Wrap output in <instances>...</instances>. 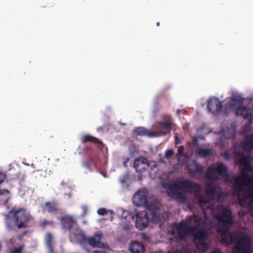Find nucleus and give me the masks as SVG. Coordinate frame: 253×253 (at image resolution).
I'll return each instance as SVG.
<instances>
[{
	"instance_id": "f257e3e1",
	"label": "nucleus",
	"mask_w": 253,
	"mask_h": 253,
	"mask_svg": "<svg viewBox=\"0 0 253 253\" xmlns=\"http://www.w3.org/2000/svg\"><path fill=\"white\" fill-rule=\"evenodd\" d=\"M163 187L167 190L169 195L171 193L172 197L183 203L187 200L186 192L198 193V202L200 206L212 202L215 199L216 195L219 194V192L213 182H208L205 190L206 195L201 194V186L198 183L186 179L184 177L177 179L171 184H164Z\"/></svg>"
},
{
	"instance_id": "f03ea898",
	"label": "nucleus",
	"mask_w": 253,
	"mask_h": 253,
	"mask_svg": "<svg viewBox=\"0 0 253 253\" xmlns=\"http://www.w3.org/2000/svg\"><path fill=\"white\" fill-rule=\"evenodd\" d=\"M216 210L217 213L216 218L222 225L218 230V232L221 234L222 243L228 245L236 240L235 248L238 252L240 253H247L251 247L250 237L246 233H242L235 238L229 230L233 222V216L231 209L223 205H218Z\"/></svg>"
},
{
	"instance_id": "7ed1b4c3",
	"label": "nucleus",
	"mask_w": 253,
	"mask_h": 253,
	"mask_svg": "<svg viewBox=\"0 0 253 253\" xmlns=\"http://www.w3.org/2000/svg\"><path fill=\"white\" fill-rule=\"evenodd\" d=\"M193 218V217L191 216L186 220H183L179 223H173L171 233L175 236L177 241H180L185 240L188 234L193 235L197 248L206 252L210 248V245L205 242L208 238V234L203 230L196 231L197 226L192 227L190 224Z\"/></svg>"
},
{
	"instance_id": "20e7f679",
	"label": "nucleus",
	"mask_w": 253,
	"mask_h": 253,
	"mask_svg": "<svg viewBox=\"0 0 253 253\" xmlns=\"http://www.w3.org/2000/svg\"><path fill=\"white\" fill-rule=\"evenodd\" d=\"M167 217V213L161 212L158 206H148L146 211L137 212L135 227L139 230H142L148 226L149 221L155 224H162Z\"/></svg>"
},
{
	"instance_id": "39448f33",
	"label": "nucleus",
	"mask_w": 253,
	"mask_h": 253,
	"mask_svg": "<svg viewBox=\"0 0 253 253\" xmlns=\"http://www.w3.org/2000/svg\"><path fill=\"white\" fill-rule=\"evenodd\" d=\"M253 169L251 165L245 166L241 170V175L237 176L234 180L233 189L239 199L242 197L240 196L241 192H245L246 191L245 187L253 183V180L249 175V173L252 171Z\"/></svg>"
},
{
	"instance_id": "423d86ee",
	"label": "nucleus",
	"mask_w": 253,
	"mask_h": 253,
	"mask_svg": "<svg viewBox=\"0 0 253 253\" xmlns=\"http://www.w3.org/2000/svg\"><path fill=\"white\" fill-rule=\"evenodd\" d=\"M228 169L226 166L221 162H217L210 166L207 169V176L209 179H213L215 173L223 177H227Z\"/></svg>"
},
{
	"instance_id": "0eeeda50",
	"label": "nucleus",
	"mask_w": 253,
	"mask_h": 253,
	"mask_svg": "<svg viewBox=\"0 0 253 253\" xmlns=\"http://www.w3.org/2000/svg\"><path fill=\"white\" fill-rule=\"evenodd\" d=\"M14 217L15 222L19 229L26 227V224L31 218L30 215L24 209L17 211L14 214Z\"/></svg>"
},
{
	"instance_id": "6e6552de",
	"label": "nucleus",
	"mask_w": 253,
	"mask_h": 253,
	"mask_svg": "<svg viewBox=\"0 0 253 253\" xmlns=\"http://www.w3.org/2000/svg\"><path fill=\"white\" fill-rule=\"evenodd\" d=\"M147 194L144 191H138L133 196V204L137 207L144 206L146 210L148 206H158L156 205L149 204L147 202Z\"/></svg>"
},
{
	"instance_id": "1a4fd4ad",
	"label": "nucleus",
	"mask_w": 253,
	"mask_h": 253,
	"mask_svg": "<svg viewBox=\"0 0 253 253\" xmlns=\"http://www.w3.org/2000/svg\"><path fill=\"white\" fill-rule=\"evenodd\" d=\"M164 120L162 121L157 123L156 128L158 129H163L156 132H163L165 134L163 136L166 135L169 133L171 130V126L173 125V122L171 118L169 116H165L163 117Z\"/></svg>"
},
{
	"instance_id": "9d476101",
	"label": "nucleus",
	"mask_w": 253,
	"mask_h": 253,
	"mask_svg": "<svg viewBox=\"0 0 253 253\" xmlns=\"http://www.w3.org/2000/svg\"><path fill=\"white\" fill-rule=\"evenodd\" d=\"M222 102L217 98H211L208 100L207 109L213 115H218L222 110Z\"/></svg>"
},
{
	"instance_id": "9b49d317",
	"label": "nucleus",
	"mask_w": 253,
	"mask_h": 253,
	"mask_svg": "<svg viewBox=\"0 0 253 253\" xmlns=\"http://www.w3.org/2000/svg\"><path fill=\"white\" fill-rule=\"evenodd\" d=\"M134 133L137 136H147L150 137H160L164 135L163 132H153L143 127H137L133 129Z\"/></svg>"
},
{
	"instance_id": "f8f14e48",
	"label": "nucleus",
	"mask_w": 253,
	"mask_h": 253,
	"mask_svg": "<svg viewBox=\"0 0 253 253\" xmlns=\"http://www.w3.org/2000/svg\"><path fill=\"white\" fill-rule=\"evenodd\" d=\"M61 224L62 227L68 230L70 232H72L74 230V227H77L76 226L77 222L74 217L70 215H65L63 216L61 219Z\"/></svg>"
},
{
	"instance_id": "ddd939ff",
	"label": "nucleus",
	"mask_w": 253,
	"mask_h": 253,
	"mask_svg": "<svg viewBox=\"0 0 253 253\" xmlns=\"http://www.w3.org/2000/svg\"><path fill=\"white\" fill-rule=\"evenodd\" d=\"M148 167L147 159L143 157H139L133 162V167L137 172H142Z\"/></svg>"
},
{
	"instance_id": "4468645a",
	"label": "nucleus",
	"mask_w": 253,
	"mask_h": 253,
	"mask_svg": "<svg viewBox=\"0 0 253 253\" xmlns=\"http://www.w3.org/2000/svg\"><path fill=\"white\" fill-rule=\"evenodd\" d=\"M236 116H242L244 119H247L253 114L252 109L248 105H241L235 110Z\"/></svg>"
},
{
	"instance_id": "2eb2a0df",
	"label": "nucleus",
	"mask_w": 253,
	"mask_h": 253,
	"mask_svg": "<svg viewBox=\"0 0 253 253\" xmlns=\"http://www.w3.org/2000/svg\"><path fill=\"white\" fill-rule=\"evenodd\" d=\"M253 202V185L248 189L246 190L245 193L239 198V203L242 205H246Z\"/></svg>"
},
{
	"instance_id": "dca6fc26",
	"label": "nucleus",
	"mask_w": 253,
	"mask_h": 253,
	"mask_svg": "<svg viewBox=\"0 0 253 253\" xmlns=\"http://www.w3.org/2000/svg\"><path fill=\"white\" fill-rule=\"evenodd\" d=\"M58 204L56 202H47L42 207V212L47 211L50 213L55 214L59 211Z\"/></svg>"
},
{
	"instance_id": "f3484780",
	"label": "nucleus",
	"mask_w": 253,
	"mask_h": 253,
	"mask_svg": "<svg viewBox=\"0 0 253 253\" xmlns=\"http://www.w3.org/2000/svg\"><path fill=\"white\" fill-rule=\"evenodd\" d=\"M102 236L101 234H97L91 238L87 237L86 243L93 247L102 248L104 246L103 243L100 241Z\"/></svg>"
},
{
	"instance_id": "a211bd4d",
	"label": "nucleus",
	"mask_w": 253,
	"mask_h": 253,
	"mask_svg": "<svg viewBox=\"0 0 253 253\" xmlns=\"http://www.w3.org/2000/svg\"><path fill=\"white\" fill-rule=\"evenodd\" d=\"M70 233L74 235L78 243L81 244L86 243L87 237L85 235L84 232L79 227L75 228V229Z\"/></svg>"
},
{
	"instance_id": "6ab92c4d",
	"label": "nucleus",
	"mask_w": 253,
	"mask_h": 253,
	"mask_svg": "<svg viewBox=\"0 0 253 253\" xmlns=\"http://www.w3.org/2000/svg\"><path fill=\"white\" fill-rule=\"evenodd\" d=\"M87 142H91L96 144L97 147L101 150H102L104 147V144L101 141L98 139L88 134L84 135L82 140L83 143H85Z\"/></svg>"
},
{
	"instance_id": "aec40b11",
	"label": "nucleus",
	"mask_w": 253,
	"mask_h": 253,
	"mask_svg": "<svg viewBox=\"0 0 253 253\" xmlns=\"http://www.w3.org/2000/svg\"><path fill=\"white\" fill-rule=\"evenodd\" d=\"M130 250L132 253H144L145 248L142 244L134 242L130 245Z\"/></svg>"
},
{
	"instance_id": "412c9836",
	"label": "nucleus",
	"mask_w": 253,
	"mask_h": 253,
	"mask_svg": "<svg viewBox=\"0 0 253 253\" xmlns=\"http://www.w3.org/2000/svg\"><path fill=\"white\" fill-rule=\"evenodd\" d=\"M243 147L247 150L253 149V134L249 136L246 140L242 143Z\"/></svg>"
},
{
	"instance_id": "4be33fe9",
	"label": "nucleus",
	"mask_w": 253,
	"mask_h": 253,
	"mask_svg": "<svg viewBox=\"0 0 253 253\" xmlns=\"http://www.w3.org/2000/svg\"><path fill=\"white\" fill-rule=\"evenodd\" d=\"M211 150L207 148H198L196 150V154L203 158H206L211 155Z\"/></svg>"
},
{
	"instance_id": "5701e85b",
	"label": "nucleus",
	"mask_w": 253,
	"mask_h": 253,
	"mask_svg": "<svg viewBox=\"0 0 253 253\" xmlns=\"http://www.w3.org/2000/svg\"><path fill=\"white\" fill-rule=\"evenodd\" d=\"M244 99L239 95H234L231 99V107L232 108H235L237 105L239 106L243 105Z\"/></svg>"
},
{
	"instance_id": "b1692460",
	"label": "nucleus",
	"mask_w": 253,
	"mask_h": 253,
	"mask_svg": "<svg viewBox=\"0 0 253 253\" xmlns=\"http://www.w3.org/2000/svg\"><path fill=\"white\" fill-rule=\"evenodd\" d=\"M188 170L190 174H201L204 171V167L196 162H195L194 168L193 169L189 168Z\"/></svg>"
},
{
	"instance_id": "393cba45",
	"label": "nucleus",
	"mask_w": 253,
	"mask_h": 253,
	"mask_svg": "<svg viewBox=\"0 0 253 253\" xmlns=\"http://www.w3.org/2000/svg\"><path fill=\"white\" fill-rule=\"evenodd\" d=\"M52 241V235L50 233H47L45 237V242L50 253L53 252Z\"/></svg>"
},
{
	"instance_id": "a878e982",
	"label": "nucleus",
	"mask_w": 253,
	"mask_h": 253,
	"mask_svg": "<svg viewBox=\"0 0 253 253\" xmlns=\"http://www.w3.org/2000/svg\"><path fill=\"white\" fill-rule=\"evenodd\" d=\"M5 224L8 230H12L14 229V225L12 218L6 215L5 217Z\"/></svg>"
},
{
	"instance_id": "bb28decb",
	"label": "nucleus",
	"mask_w": 253,
	"mask_h": 253,
	"mask_svg": "<svg viewBox=\"0 0 253 253\" xmlns=\"http://www.w3.org/2000/svg\"><path fill=\"white\" fill-rule=\"evenodd\" d=\"M53 225L54 222L53 221L47 220L46 219H43L39 223V226L43 229H44L47 226H53Z\"/></svg>"
},
{
	"instance_id": "cd10ccee",
	"label": "nucleus",
	"mask_w": 253,
	"mask_h": 253,
	"mask_svg": "<svg viewBox=\"0 0 253 253\" xmlns=\"http://www.w3.org/2000/svg\"><path fill=\"white\" fill-rule=\"evenodd\" d=\"M242 155V157L238 160V163L242 166H246L248 165H250L249 161V158L248 157L244 155L243 153L240 154Z\"/></svg>"
},
{
	"instance_id": "c85d7f7f",
	"label": "nucleus",
	"mask_w": 253,
	"mask_h": 253,
	"mask_svg": "<svg viewBox=\"0 0 253 253\" xmlns=\"http://www.w3.org/2000/svg\"><path fill=\"white\" fill-rule=\"evenodd\" d=\"M174 154V151L172 149L167 150L165 152V157L167 159H169Z\"/></svg>"
},
{
	"instance_id": "c756f323",
	"label": "nucleus",
	"mask_w": 253,
	"mask_h": 253,
	"mask_svg": "<svg viewBox=\"0 0 253 253\" xmlns=\"http://www.w3.org/2000/svg\"><path fill=\"white\" fill-rule=\"evenodd\" d=\"M97 213L100 215H104L107 214V211L105 208H100L97 210Z\"/></svg>"
},
{
	"instance_id": "7c9ffc66",
	"label": "nucleus",
	"mask_w": 253,
	"mask_h": 253,
	"mask_svg": "<svg viewBox=\"0 0 253 253\" xmlns=\"http://www.w3.org/2000/svg\"><path fill=\"white\" fill-rule=\"evenodd\" d=\"M88 167H91V166H94L95 167H96V163L95 162V161L93 160V158H89L88 159Z\"/></svg>"
},
{
	"instance_id": "2f4dec72",
	"label": "nucleus",
	"mask_w": 253,
	"mask_h": 253,
	"mask_svg": "<svg viewBox=\"0 0 253 253\" xmlns=\"http://www.w3.org/2000/svg\"><path fill=\"white\" fill-rule=\"evenodd\" d=\"M184 151V148L183 146H180L178 148V153L177 154V157H178V155L181 156L183 154Z\"/></svg>"
},
{
	"instance_id": "473e14b6",
	"label": "nucleus",
	"mask_w": 253,
	"mask_h": 253,
	"mask_svg": "<svg viewBox=\"0 0 253 253\" xmlns=\"http://www.w3.org/2000/svg\"><path fill=\"white\" fill-rule=\"evenodd\" d=\"M222 155L224 157L225 160H228L230 159V155L229 152L225 151L222 154Z\"/></svg>"
},
{
	"instance_id": "72a5a7b5",
	"label": "nucleus",
	"mask_w": 253,
	"mask_h": 253,
	"mask_svg": "<svg viewBox=\"0 0 253 253\" xmlns=\"http://www.w3.org/2000/svg\"><path fill=\"white\" fill-rule=\"evenodd\" d=\"M22 250V247H20L18 248H16L13 250L11 252V253H21Z\"/></svg>"
},
{
	"instance_id": "f704fd0d",
	"label": "nucleus",
	"mask_w": 253,
	"mask_h": 253,
	"mask_svg": "<svg viewBox=\"0 0 253 253\" xmlns=\"http://www.w3.org/2000/svg\"><path fill=\"white\" fill-rule=\"evenodd\" d=\"M82 209L84 211V213L83 214V216H85L87 213V208L85 206H84L82 207Z\"/></svg>"
},
{
	"instance_id": "c9c22d12",
	"label": "nucleus",
	"mask_w": 253,
	"mask_h": 253,
	"mask_svg": "<svg viewBox=\"0 0 253 253\" xmlns=\"http://www.w3.org/2000/svg\"><path fill=\"white\" fill-rule=\"evenodd\" d=\"M129 161V158H126V159H125L124 162H123V166L125 168H126L127 167V162H128Z\"/></svg>"
},
{
	"instance_id": "e433bc0d",
	"label": "nucleus",
	"mask_w": 253,
	"mask_h": 253,
	"mask_svg": "<svg viewBox=\"0 0 253 253\" xmlns=\"http://www.w3.org/2000/svg\"><path fill=\"white\" fill-rule=\"evenodd\" d=\"M247 119H248V124L249 125H250L251 124H252L253 122V114L252 115V116L251 117L248 118Z\"/></svg>"
},
{
	"instance_id": "4c0bfd02",
	"label": "nucleus",
	"mask_w": 253,
	"mask_h": 253,
	"mask_svg": "<svg viewBox=\"0 0 253 253\" xmlns=\"http://www.w3.org/2000/svg\"><path fill=\"white\" fill-rule=\"evenodd\" d=\"M211 253H222L220 249L218 248H216L213 250L212 252H211Z\"/></svg>"
},
{
	"instance_id": "58836bf2",
	"label": "nucleus",
	"mask_w": 253,
	"mask_h": 253,
	"mask_svg": "<svg viewBox=\"0 0 253 253\" xmlns=\"http://www.w3.org/2000/svg\"><path fill=\"white\" fill-rule=\"evenodd\" d=\"M238 214L240 217L243 216L246 214V212L244 211L241 210L239 211Z\"/></svg>"
},
{
	"instance_id": "ea45409f",
	"label": "nucleus",
	"mask_w": 253,
	"mask_h": 253,
	"mask_svg": "<svg viewBox=\"0 0 253 253\" xmlns=\"http://www.w3.org/2000/svg\"><path fill=\"white\" fill-rule=\"evenodd\" d=\"M174 137H175V144L177 145V144L180 143V141H179V138L176 134L175 135Z\"/></svg>"
},
{
	"instance_id": "a19ab883",
	"label": "nucleus",
	"mask_w": 253,
	"mask_h": 253,
	"mask_svg": "<svg viewBox=\"0 0 253 253\" xmlns=\"http://www.w3.org/2000/svg\"><path fill=\"white\" fill-rule=\"evenodd\" d=\"M92 253H106L105 251L96 250L92 252Z\"/></svg>"
},
{
	"instance_id": "79ce46f5",
	"label": "nucleus",
	"mask_w": 253,
	"mask_h": 253,
	"mask_svg": "<svg viewBox=\"0 0 253 253\" xmlns=\"http://www.w3.org/2000/svg\"><path fill=\"white\" fill-rule=\"evenodd\" d=\"M180 113H181V110H179V109L177 110V111H176L177 115H179L180 114Z\"/></svg>"
},
{
	"instance_id": "37998d69",
	"label": "nucleus",
	"mask_w": 253,
	"mask_h": 253,
	"mask_svg": "<svg viewBox=\"0 0 253 253\" xmlns=\"http://www.w3.org/2000/svg\"><path fill=\"white\" fill-rule=\"evenodd\" d=\"M156 25H157V26H160V23H159V22H157V23H156Z\"/></svg>"
},
{
	"instance_id": "c03bdc74",
	"label": "nucleus",
	"mask_w": 253,
	"mask_h": 253,
	"mask_svg": "<svg viewBox=\"0 0 253 253\" xmlns=\"http://www.w3.org/2000/svg\"><path fill=\"white\" fill-rule=\"evenodd\" d=\"M173 253H180L178 251H175V252H173Z\"/></svg>"
}]
</instances>
